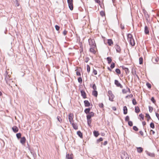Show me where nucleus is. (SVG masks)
<instances>
[{"mask_svg":"<svg viewBox=\"0 0 159 159\" xmlns=\"http://www.w3.org/2000/svg\"><path fill=\"white\" fill-rule=\"evenodd\" d=\"M139 133L142 136L143 135V132L142 131H139Z\"/></svg>","mask_w":159,"mask_h":159,"instance_id":"obj_59","label":"nucleus"},{"mask_svg":"<svg viewBox=\"0 0 159 159\" xmlns=\"http://www.w3.org/2000/svg\"><path fill=\"white\" fill-rule=\"evenodd\" d=\"M128 125L130 126H132L133 125V123L131 121H129L128 122Z\"/></svg>","mask_w":159,"mask_h":159,"instance_id":"obj_42","label":"nucleus"},{"mask_svg":"<svg viewBox=\"0 0 159 159\" xmlns=\"http://www.w3.org/2000/svg\"><path fill=\"white\" fill-rule=\"evenodd\" d=\"M122 93H126L128 91L126 90L125 89H122Z\"/></svg>","mask_w":159,"mask_h":159,"instance_id":"obj_50","label":"nucleus"},{"mask_svg":"<svg viewBox=\"0 0 159 159\" xmlns=\"http://www.w3.org/2000/svg\"><path fill=\"white\" fill-rule=\"evenodd\" d=\"M12 129L15 133L17 132L18 131V129L16 126H14L12 128Z\"/></svg>","mask_w":159,"mask_h":159,"instance_id":"obj_14","label":"nucleus"},{"mask_svg":"<svg viewBox=\"0 0 159 159\" xmlns=\"http://www.w3.org/2000/svg\"><path fill=\"white\" fill-rule=\"evenodd\" d=\"M76 74L78 76H80L81 75V74H80V72L78 71H76Z\"/></svg>","mask_w":159,"mask_h":159,"instance_id":"obj_51","label":"nucleus"},{"mask_svg":"<svg viewBox=\"0 0 159 159\" xmlns=\"http://www.w3.org/2000/svg\"><path fill=\"white\" fill-rule=\"evenodd\" d=\"M144 32L146 34H148L149 33V31L147 26H146L144 28Z\"/></svg>","mask_w":159,"mask_h":159,"instance_id":"obj_17","label":"nucleus"},{"mask_svg":"<svg viewBox=\"0 0 159 159\" xmlns=\"http://www.w3.org/2000/svg\"><path fill=\"white\" fill-rule=\"evenodd\" d=\"M133 129L134 130H135L136 131H137L138 130V128L136 126H134L133 127Z\"/></svg>","mask_w":159,"mask_h":159,"instance_id":"obj_49","label":"nucleus"},{"mask_svg":"<svg viewBox=\"0 0 159 159\" xmlns=\"http://www.w3.org/2000/svg\"><path fill=\"white\" fill-rule=\"evenodd\" d=\"M21 134L20 133H17L16 134V136L18 139H19L21 138Z\"/></svg>","mask_w":159,"mask_h":159,"instance_id":"obj_32","label":"nucleus"},{"mask_svg":"<svg viewBox=\"0 0 159 159\" xmlns=\"http://www.w3.org/2000/svg\"><path fill=\"white\" fill-rule=\"evenodd\" d=\"M108 96L109 98V100L111 101H113L114 96L111 91H108Z\"/></svg>","mask_w":159,"mask_h":159,"instance_id":"obj_3","label":"nucleus"},{"mask_svg":"<svg viewBox=\"0 0 159 159\" xmlns=\"http://www.w3.org/2000/svg\"><path fill=\"white\" fill-rule=\"evenodd\" d=\"M137 150L139 153H141L143 152V148L141 147H139L137 148Z\"/></svg>","mask_w":159,"mask_h":159,"instance_id":"obj_19","label":"nucleus"},{"mask_svg":"<svg viewBox=\"0 0 159 159\" xmlns=\"http://www.w3.org/2000/svg\"><path fill=\"white\" fill-rule=\"evenodd\" d=\"M147 154L148 156L151 157H154L155 156V154L153 153H151L149 152H147Z\"/></svg>","mask_w":159,"mask_h":159,"instance_id":"obj_24","label":"nucleus"},{"mask_svg":"<svg viewBox=\"0 0 159 159\" xmlns=\"http://www.w3.org/2000/svg\"><path fill=\"white\" fill-rule=\"evenodd\" d=\"M93 73L94 75H96L97 74V70L95 69H93Z\"/></svg>","mask_w":159,"mask_h":159,"instance_id":"obj_45","label":"nucleus"},{"mask_svg":"<svg viewBox=\"0 0 159 159\" xmlns=\"http://www.w3.org/2000/svg\"><path fill=\"white\" fill-rule=\"evenodd\" d=\"M140 111V109L139 107H135V112L137 113H139Z\"/></svg>","mask_w":159,"mask_h":159,"instance_id":"obj_27","label":"nucleus"},{"mask_svg":"<svg viewBox=\"0 0 159 159\" xmlns=\"http://www.w3.org/2000/svg\"><path fill=\"white\" fill-rule=\"evenodd\" d=\"M55 29L56 30L58 31L60 29V27L57 25H56L55 26Z\"/></svg>","mask_w":159,"mask_h":159,"instance_id":"obj_48","label":"nucleus"},{"mask_svg":"<svg viewBox=\"0 0 159 159\" xmlns=\"http://www.w3.org/2000/svg\"><path fill=\"white\" fill-rule=\"evenodd\" d=\"M89 44L90 47H96V45L95 41L93 39H89Z\"/></svg>","mask_w":159,"mask_h":159,"instance_id":"obj_2","label":"nucleus"},{"mask_svg":"<svg viewBox=\"0 0 159 159\" xmlns=\"http://www.w3.org/2000/svg\"><path fill=\"white\" fill-rule=\"evenodd\" d=\"M94 135L96 137H97L99 135V133L98 131H94L93 132Z\"/></svg>","mask_w":159,"mask_h":159,"instance_id":"obj_26","label":"nucleus"},{"mask_svg":"<svg viewBox=\"0 0 159 159\" xmlns=\"http://www.w3.org/2000/svg\"><path fill=\"white\" fill-rule=\"evenodd\" d=\"M57 119L60 123H61L62 120L60 117L57 116Z\"/></svg>","mask_w":159,"mask_h":159,"instance_id":"obj_38","label":"nucleus"},{"mask_svg":"<svg viewBox=\"0 0 159 159\" xmlns=\"http://www.w3.org/2000/svg\"><path fill=\"white\" fill-rule=\"evenodd\" d=\"M92 88L94 90H96L97 88L95 84H93V85Z\"/></svg>","mask_w":159,"mask_h":159,"instance_id":"obj_40","label":"nucleus"},{"mask_svg":"<svg viewBox=\"0 0 159 159\" xmlns=\"http://www.w3.org/2000/svg\"><path fill=\"white\" fill-rule=\"evenodd\" d=\"M107 43L109 46H111L113 45V42L111 39L108 40Z\"/></svg>","mask_w":159,"mask_h":159,"instance_id":"obj_18","label":"nucleus"},{"mask_svg":"<svg viewBox=\"0 0 159 159\" xmlns=\"http://www.w3.org/2000/svg\"><path fill=\"white\" fill-rule=\"evenodd\" d=\"M139 117H140L141 119H142V120H143L144 116L142 114H141L139 115Z\"/></svg>","mask_w":159,"mask_h":159,"instance_id":"obj_41","label":"nucleus"},{"mask_svg":"<svg viewBox=\"0 0 159 159\" xmlns=\"http://www.w3.org/2000/svg\"><path fill=\"white\" fill-rule=\"evenodd\" d=\"M123 69L125 71L126 74H128L129 73V71L128 68L123 67Z\"/></svg>","mask_w":159,"mask_h":159,"instance_id":"obj_22","label":"nucleus"},{"mask_svg":"<svg viewBox=\"0 0 159 159\" xmlns=\"http://www.w3.org/2000/svg\"><path fill=\"white\" fill-rule=\"evenodd\" d=\"M67 33V31L66 30H64L63 32V34L64 35H65Z\"/></svg>","mask_w":159,"mask_h":159,"instance_id":"obj_55","label":"nucleus"},{"mask_svg":"<svg viewBox=\"0 0 159 159\" xmlns=\"http://www.w3.org/2000/svg\"><path fill=\"white\" fill-rule=\"evenodd\" d=\"M100 15L102 16H104L105 15V12L104 11H102L100 12Z\"/></svg>","mask_w":159,"mask_h":159,"instance_id":"obj_43","label":"nucleus"},{"mask_svg":"<svg viewBox=\"0 0 159 159\" xmlns=\"http://www.w3.org/2000/svg\"><path fill=\"white\" fill-rule=\"evenodd\" d=\"M159 60V59L157 57H153L152 59V60L153 61V62L154 63H156V62H158Z\"/></svg>","mask_w":159,"mask_h":159,"instance_id":"obj_16","label":"nucleus"},{"mask_svg":"<svg viewBox=\"0 0 159 159\" xmlns=\"http://www.w3.org/2000/svg\"><path fill=\"white\" fill-rule=\"evenodd\" d=\"M151 101L153 103H155L156 102V101L154 99V98L153 97H152L151 98Z\"/></svg>","mask_w":159,"mask_h":159,"instance_id":"obj_44","label":"nucleus"},{"mask_svg":"<svg viewBox=\"0 0 159 159\" xmlns=\"http://www.w3.org/2000/svg\"><path fill=\"white\" fill-rule=\"evenodd\" d=\"M87 123H88V125H89V126L90 125L91 123V118L89 119L88 118H87Z\"/></svg>","mask_w":159,"mask_h":159,"instance_id":"obj_29","label":"nucleus"},{"mask_svg":"<svg viewBox=\"0 0 159 159\" xmlns=\"http://www.w3.org/2000/svg\"><path fill=\"white\" fill-rule=\"evenodd\" d=\"M25 141L26 139L25 137H24L21 138L20 142L22 144H24L25 143Z\"/></svg>","mask_w":159,"mask_h":159,"instance_id":"obj_11","label":"nucleus"},{"mask_svg":"<svg viewBox=\"0 0 159 159\" xmlns=\"http://www.w3.org/2000/svg\"><path fill=\"white\" fill-rule=\"evenodd\" d=\"M156 115L158 119L159 120V114L157 113H156Z\"/></svg>","mask_w":159,"mask_h":159,"instance_id":"obj_60","label":"nucleus"},{"mask_svg":"<svg viewBox=\"0 0 159 159\" xmlns=\"http://www.w3.org/2000/svg\"><path fill=\"white\" fill-rule=\"evenodd\" d=\"M132 103L134 105H135L137 104V102L135 99H133L132 100Z\"/></svg>","mask_w":159,"mask_h":159,"instance_id":"obj_37","label":"nucleus"},{"mask_svg":"<svg viewBox=\"0 0 159 159\" xmlns=\"http://www.w3.org/2000/svg\"><path fill=\"white\" fill-rule=\"evenodd\" d=\"M66 158L67 159H72V155L67 154L66 155Z\"/></svg>","mask_w":159,"mask_h":159,"instance_id":"obj_20","label":"nucleus"},{"mask_svg":"<svg viewBox=\"0 0 159 159\" xmlns=\"http://www.w3.org/2000/svg\"><path fill=\"white\" fill-rule=\"evenodd\" d=\"M129 117L128 116H126V117L125 118V120L126 121H129Z\"/></svg>","mask_w":159,"mask_h":159,"instance_id":"obj_47","label":"nucleus"},{"mask_svg":"<svg viewBox=\"0 0 159 159\" xmlns=\"http://www.w3.org/2000/svg\"><path fill=\"white\" fill-rule=\"evenodd\" d=\"M146 84L147 86L150 89L151 88V85L150 84L147 83Z\"/></svg>","mask_w":159,"mask_h":159,"instance_id":"obj_53","label":"nucleus"},{"mask_svg":"<svg viewBox=\"0 0 159 159\" xmlns=\"http://www.w3.org/2000/svg\"><path fill=\"white\" fill-rule=\"evenodd\" d=\"M91 48H90V52H92L93 54H95L96 53V51L94 50V48L96 47H91Z\"/></svg>","mask_w":159,"mask_h":159,"instance_id":"obj_13","label":"nucleus"},{"mask_svg":"<svg viewBox=\"0 0 159 159\" xmlns=\"http://www.w3.org/2000/svg\"><path fill=\"white\" fill-rule=\"evenodd\" d=\"M133 97V95L132 94H130V95H129V97L130 98H131Z\"/></svg>","mask_w":159,"mask_h":159,"instance_id":"obj_64","label":"nucleus"},{"mask_svg":"<svg viewBox=\"0 0 159 159\" xmlns=\"http://www.w3.org/2000/svg\"><path fill=\"white\" fill-rule=\"evenodd\" d=\"M10 77L9 76V75H8L6 76L5 78L6 83L9 85H10L11 84V82H12V81L10 80Z\"/></svg>","mask_w":159,"mask_h":159,"instance_id":"obj_5","label":"nucleus"},{"mask_svg":"<svg viewBox=\"0 0 159 159\" xmlns=\"http://www.w3.org/2000/svg\"><path fill=\"white\" fill-rule=\"evenodd\" d=\"M95 1L96 2L99 4L100 2V1L99 0H95Z\"/></svg>","mask_w":159,"mask_h":159,"instance_id":"obj_56","label":"nucleus"},{"mask_svg":"<svg viewBox=\"0 0 159 159\" xmlns=\"http://www.w3.org/2000/svg\"><path fill=\"white\" fill-rule=\"evenodd\" d=\"M116 72L118 74H120V71L119 69H116Z\"/></svg>","mask_w":159,"mask_h":159,"instance_id":"obj_34","label":"nucleus"},{"mask_svg":"<svg viewBox=\"0 0 159 159\" xmlns=\"http://www.w3.org/2000/svg\"><path fill=\"white\" fill-rule=\"evenodd\" d=\"M108 64H110L112 61L111 58L110 57H107V58Z\"/></svg>","mask_w":159,"mask_h":159,"instance_id":"obj_31","label":"nucleus"},{"mask_svg":"<svg viewBox=\"0 0 159 159\" xmlns=\"http://www.w3.org/2000/svg\"><path fill=\"white\" fill-rule=\"evenodd\" d=\"M107 141H105L104 143H103V145H107Z\"/></svg>","mask_w":159,"mask_h":159,"instance_id":"obj_61","label":"nucleus"},{"mask_svg":"<svg viewBox=\"0 0 159 159\" xmlns=\"http://www.w3.org/2000/svg\"><path fill=\"white\" fill-rule=\"evenodd\" d=\"M85 106L86 107H89L90 105V103L87 100H85L84 102Z\"/></svg>","mask_w":159,"mask_h":159,"instance_id":"obj_15","label":"nucleus"},{"mask_svg":"<svg viewBox=\"0 0 159 159\" xmlns=\"http://www.w3.org/2000/svg\"><path fill=\"white\" fill-rule=\"evenodd\" d=\"M74 115L72 113H70L68 115L69 120L70 124H71L73 121Z\"/></svg>","mask_w":159,"mask_h":159,"instance_id":"obj_6","label":"nucleus"},{"mask_svg":"<svg viewBox=\"0 0 159 159\" xmlns=\"http://www.w3.org/2000/svg\"><path fill=\"white\" fill-rule=\"evenodd\" d=\"M149 111L150 112H152V110H153L152 108L151 107H149Z\"/></svg>","mask_w":159,"mask_h":159,"instance_id":"obj_52","label":"nucleus"},{"mask_svg":"<svg viewBox=\"0 0 159 159\" xmlns=\"http://www.w3.org/2000/svg\"><path fill=\"white\" fill-rule=\"evenodd\" d=\"M80 93H81V95L83 97V98H86V94L85 91L84 90H81L80 91Z\"/></svg>","mask_w":159,"mask_h":159,"instance_id":"obj_12","label":"nucleus"},{"mask_svg":"<svg viewBox=\"0 0 159 159\" xmlns=\"http://www.w3.org/2000/svg\"><path fill=\"white\" fill-rule=\"evenodd\" d=\"M150 126L152 129H154L155 127L154 124L153 123H151L150 124Z\"/></svg>","mask_w":159,"mask_h":159,"instance_id":"obj_36","label":"nucleus"},{"mask_svg":"<svg viewBox=\"0 0 159 159\" xmlns=\"http://www.w3.org/2000/svg\"><path fill=\"white\" fill-rule=\"evenodd\" d=\"M92 94L95 97L98 96V92L96 90H93L92 92Z\"/></svg>","mask_w":159,"mask_h":159,"instance_id":"obj_23","label":"nucleus"},{"mask_svg":"<svg viewBox=\"0 0 159 159\" xmlns=\"http://www.w3.org/2000/svg\"><path fill=\"white\" fill-rule=\"evenodd\" d=\"M99 106L101 107H102L103 106V103H101L99 104Z\"/></svg>","mask_w":159,"mask_h":159,"instance_id":"obj_57","label":"nucleus"},{"mask_svg":"<svg viewBox=\"0 0 159 159\" xmlns=\"http://www.w3.org/2000/svg\"><path fill=\"white\" fill-rule=\"evenodd\" d=\"M150 132H151V133H152V134H154L155 133V132L152 130H151Z\"/></svg>","mask_w":159,"mask_h":159,"instance_id":"obj_62","label":"nucleus"},{"mask_svg":"<svg viewBox=\"0 0 159 159\" xmlns=\"http://www.w3.org/2000/svg\"><path fill=\"white\" fill-rule=\"evenodd\" d=\"M115 84L116 85L117 87H120L122 88L123 87L119 83V82L117 80H115Z\"/></svg>","mask_w":159,"mask_h":159,"instance_id":"obj_8","label":"nucleus"},{"mask_svg":"<svg viewBox=\"0 0 159 159\" xmlns=\"http://www.w3.org/2000/svg\"><path fill=\"white\" fill-rule=\"evenodd\" d=\"M146 117L148 119H150L151 118L150 117L148 114H146Z\"/></svg>","mask_w":159,"mask_h":159,"instance_id":"obj_54","label":"nucleus"},{"mask_svg":"<svg viewBox=\"0 0 159 159\" xmlns=\"http://www.w3.org/2000/svg\"><path fill=\"white\" fill-rule=\"evenodd\" d=\"M94 113L93 112H91L89 113V114L87 116V118L89 119L91 118L92 117L94 116Z\"/></svg>","mask_w":159,"mask_h":159,"instance_id":"obj_9","label":"nucleus"},{"mask_svg":"<svg viewBox=\"0 0 159 159\" xmlns=\"http://www.w3.org/2000/svg\"><path fill=\"white\" fill-rule=\"evenodd\" d=\"M115 66V64L114 63H112L111 66V69L113 68Z\"/></svg>","mask_w":159,"mask_h":159,"instance_id":"obj_46","label":"nucleus"},{"mask_svg":"<svg viewBox=\"0 0 159 159\" xmlns=\"http://www.w3.org/2000/svg\"><path fill=\"white\" fill-rule=\"evenodd\" d=\"M71 124L74 129H78V126L76 124L72 123Z\"/></svg>","mask_w":159,"mask_h":159,"instance_id":"obj_25","label":"nucleus"},{"mask_svg":"<svg viewBox=\"0 0 159 159\" xmlns=\"http://www.w3.org/2000/svg\"><path fill=\"white\" fill-rule=\"evenodd\" d=\"M112 109L114 111H116V108L115 107H113L112 108Z\"/></svg>","mask_w":159,"mask_h":159,"instance_id":"obj_63","label":"nucleus"},{"mask_svg":"<svg viewBox=\"0 0 159 159\" xmlns=\"http://www.w3.org/2000/svg\"><path fill=\"white\" fill-rule=\"evenodd\" d=\"M143 59L142 57H140L139 58V62L140 64H142L143 63Z\"/></svg>","mask_w":159,"mask_h":159,"instance_id":"obj_33","label":"nucleus"},{"mask_svg":"<svg viewBox=\"0 0 159 159\" xmlns=\"http://www.w3.org/2000/svg\"><path fill=\"white\" fill-rule=\"evenodd\" d=\"M102 140H103V139H102V138H100L99 139H98V141H99V142L102 141Z\"/></svg>","mask_w":159,"mask_h":159,"instance_id":"obj_58","label":"nucleus"},{"mask_svg":"<svg viewBox=\"0 0 159 159\" xmlns=\"http://www.w3.org/2000/svg\"><path fill=\"white\" fill-rule=\"evenodd\" d=\"M78 81L79 83L81 84L82 83V79L81 77H79L78 78Z\"/></svg>","mask_w":159,"mask_h":159,"instance_id":"obj_35","label":"nucleus"},{"mask_svg":"<svg viewBox=\"0 0 159 159\" xmlns=\"http://www.w3.org/2000/svg\"><path fill=\"white\" fill-rule=\"evenodd\" d=\"M67 2L68 4L69 7L71 10H73V0H67Z\"/></svg>","mask_w":159,"mask_h":159,"instance_id":"obj_4","label":"nucleus"},{"mask_svg":"<svg viewBox=\"0 0 159 159\" xmlns=\"http://www.w3.org/2000/svg\"><path fill=\"white\" fill-rule=\"evenodd\" d=\"M122 159H129V156L126 152H124L121 156Z\"/></svg>","mask_w":159,"mask_h":159,"instance_id":"obj_7","label":"nucleus"},{"mask_svg":"<svg viewBox=\"0 0 159 159\" xmlns=\"http://www.w3.org/2000/svg\"><path fill=\"white\" fill-rule=\"evenodd\" d=\"M87 72L89 73L90 71V67L89 65H87Z\"/></svg>","mask_w":159,"mask_h":159,"instance_id":"obj_39","label":"nucleus"},{"mask_svg":"<svg viewBox=\"0 0 159 159\" xmlns=\"http://www.w3.org/2000/svg\"><path fill=\"white\" fill-rule=\"evenodd\" d=\"M127 39L129 44L132 46H134L135 45L134 40L133 38L132 35L131 34H128L127 36Z\"/></svg>","mask_w":159,"mask_h":159,"instance_id":"obj_1","label":"nucleus"},{"mask_svg":"<svg viewBox=\"0 0 159 159\" xmlns=\"http://www.w3.org/2000/svg\"><path fill=\"white\" fill-rule=\"evenodd\" d=\"M124 113L126 114L127 113V109L126 106H125L123 107Z\"/></svg>","mask_w":159,"mask_h":159,"instance_id":"obj_21","label":"nucleus"},{"mask_svg":"<svg viewBox=\"0 0 159 159\" xmlns=\"http://www.w3.org/2000/svg\"><path fill=\"white\" fill-rule=\"evenodd\" d=\"M115 47L116 52L119 53L120 52H121V49L120 47L118 45H115Z\"/></svg>","mask_w":159,"mask_h":159,"instance_id":"obj_10","label":"nucleus"},{"mask_svg":"<svg viewBox=\"0 0 159 159\" xmlns=\"http://www.w3.org/2000/svg\"><path fill=\"white\" fill-rule=\"evenodd\" d=\"M77 134L79 135V136L81 138H82V134L80 131H78L77 132Z\"/></svg>","mask_w":159,"mask_h":159,"instance_id":"obj_30","label":"nucleus"},{"mask_svg":"<svg viewBox=\"0 0 159 159\" xmlns=\"http://www.w3.org/2000/svg\"><path fill=\"white\" fill-rule=\"evenodd\" d=\"M90 111V109L89 108H86V109L84 110V112L86 114H87L88 113H89V111Z\"/></svg>","mask_w":159,"mask_h":159,"instance_id":"obj_28","label":"nucleus"}]
</instances>
